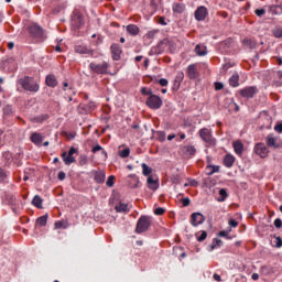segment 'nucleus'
Returning a JSON list of instances; mask_svg holds the SVG:
<instances>
[{"instance_id":"nucleus-33","label":"nucleus","mask_w":282,"mask_h":282,"mask_svg":"<svg viewBox=\"0 0 282 282\" xmlns=\"http://www.w3.org/2000/svg\"><path fill=\"white\" fill-rule=\"evenodd\" d=\"M184 151L188 153V155H195V153H197V150L193 145H186Z\"/></svg>"},{"instance_id":"nucleus-54","label":"nucleus","mask_w":282,"mask_h":282,"mask_svg":"<svg viewBox=\"0 0 282 282\" xmlns=\"http://www.w3.org/2000/svg\"><path fill=\"white\" fill-rule=\"evenodd\" d=\"M182 204H183V206H189L191 205V199L189 198H183Z\"/></svg>"},{"instance_id":"nucleus-6","label":"nucleus","mask_w":282,"mask_h":282,"mask_svg":"<svg viewBox=\"0 0 282 282\" xmlns=\"http://www.w3.org/2000/svg\"><path fill=\"white\" fill-rule=\"evenodd\" d=\"M147 184L150 191H158L160 188V180L158 176L150 175L147 180Z\"/></svg>"},{"instance_id":"nucleus-51","label":"nucleus","mask_w":282,"mask_h":282,"mask_svg":"<svg viewBox=\"0 0 282 282\" xmlns=\"http://www.w3.org/2000/svg\"><path fill=\"white\" fill-rule=\"evenodd\" d=\"M215 89H216L217 91L224 89V84H223V83H215Z\"/></svg>"},{"instance_id":"nucleus-59","label":"nucleus","mask_w":282,"mask_h":282,"mask_svg":"<svg viewBox=\"0 0 282 282\" xmlns=\"http://www.w3.org/2000/svg\"><path fill=\"white\" fill-rule=\"evenodd\" d=\"M214 279L217 281V282H221V275L215 273L214 274Z\"/></svg>"},{"instance_id":"nucleus-61","label":"nucleus","mask_w":282,"mask_h":282,"mask_svg":"<svg viewBox=\"0 0 282 282\" xmlns=\"http://www.w3.org/2000/svg\"><path fill=\"white\" fill-rule=\"evenodd\" d=\"M159 23H160L161 25H166V21L164 20V18H160V19H159Z\"/></svg>"},{"instance_id":"nucleus-41","label":"nucleus","mask_w":282,"mask_h":282,"mask_svg":"<svg viewBox=\"0 0 282 282\" xmlns=\"http://www.w3.org/2000/svg\"><path fill=\"white\" fill-rule=\"evenodd\" d=\"M273 35L276 37V39H282V29H275L273 31Z\"/></svg>"},{"instance_id":"nucleus-50","label":"nucleus","mask_w":282,"mask_h":282,"mask_svg":"<svg viewBox=\"0 0 282 282\" xmlns=\"http://www.w3.org/2000/svg\"><path fill=\"white\" fill-rule=\"evenodd\" d=\"M154 214H155V215H164V208L158 207V208L154 210Z\"/></svg>"},{"instance_id":"nucleus-12","label":"nucleus","mask_w":282,"mask_h":282,"mask_svg":"<svg viewBox=\"0 0 282 282\" xmlns=\"http://www.w3.org/2000/svg\"><path fill=\"white\" fill-rule=\"evenodd\" d=\"M31 142H33V144H36V147H41V144H43V135L39 132H33L31 134V138H30Z\"/></svg>"},{"instance_id":"nucleus-31","label":"nucleus","mask_w":282,"mask_h":282,"mask_svg":"<svg viewBox=\"0 0 282 282\" xmlns=\"http://www.w3.org/2000/svg\"><path fill=\"white\" fill-rule=\"evenodd\" d=\"M54 226L57 230H59L61 228L63 229L68 228L69 224H67L66 220H59V221H56Z\"/></svg>"},{"instance_id":"nucleus-47","label":"nucleus","mask_w":282,"mask_h":282,"mask_svg":"<svg viewBox=\"0 0 282 282\" xmlns=\"http://www.w3.org/2000/svg\"><path fill=\"white\" fill-rule=\"evenodd\" d=\"M159 84L161 85V87H166V85H169V80L166 78H161L159 80Z\"/></svg>"},{"instance_id":"nucleus-29","label":"nucleus","mask_w":282,"mask_h":282,"mask_svg":"<svg viewBox=\"0 0 282 282\" xmlns=\"http://www.w3.org/2000/svg\"><path fill=\"white\" fill-rule=\"evenodd\" d=\"M141 167H142V175H144L145 177H148V175H151V173H153V169L147 165V163H142Z\"/></svg>"},{"instance_id":"nucleus-5","label":"nucleus","mask_w":282,"mask_h":282,"mask_svg":"<svg viewBox=\"0 0 282 282\" xmlns=\"http://www.w3.org/2000/svg\"><path fill=\"white\" fill-rule=\"evenodd\" d=\"M108 67H109V64L107 63H102V64L90 63V69L95 72V74H107Z\"/></svg>"},{"instance_id":"nucleus-17","label":"nucleus","mask_w":282,"mask_h":282,"mask_svg":"<svg viewBox=\"0 0 282 282\" xmlns=\"http://www.w3.org/2000/svg\"><path fill=\"white\" fill-rule=\"evenodd\" d=\"M75 52L77 54H94V52L91 50H89L85 45H77V46H75Z\"/></svg>"},{"instance_id":"nucleus-63","label":"nucleus","mask_w":282,"mask_h":282,"mask_svg":"<svg viewBox=\"0 0 282 282\" xmlns=\"http://www.w3.org/2000/svg\"><path fill=\"white\" fill-rule=\"evenodd\" d=\"M8 47H9V50H14V43L13 42H9L8 43Z\"/></svg>"},{"instance_id":"nucleus-34","label":"nucleus","mask_w":282,"mask_h":282,"mask_svg":"<svg viewBox=\"0 0 282 282\" xmlns=\"http://www.w3.org/2000/svg\"><path fill=\"white\" fill-rule=\"evenodd\" d=\"M208 175H213L214 173H219V166L217 165H207Z\"/></svg>"},{"instance_id":"nucleus-16","label":"nucleus","mask_w":282,"mask_h":282,"mask_svg":"<svg viewBox=\"0 0 282 282\" xmlns=\"http://www.w3.org/2000/svg\"><path fill=\"white\" fill-rule=\"evenodd\" d=\"M128 177L130 178V188H138V185L140 184V178L135 174H130Z\"/></svg>"},{"instance_id":"nucleus-64","label":"nucleus","mask_w":282,"mask_h":282,"mask_svg":"<svg viewBox=\"0 0 282 282\" xmlns=\"http://www.w3.org/2000/svg\"><path fill=\"white\" fill-rule=\"evenodd\" d=\"M174 138H175V134H170V135H167V140H174Z\"/></svg>"},{"instance_id":"nucleus-38","label":"nucleus","mask_w":282,"mask_h":282,"mask_svg":"<svg viewBox=\"0 0 282 282\" xmlns=\"http://www.w3.org/2000/svg\"><path fill=\"white\" fill-rule=\"evenodd\" d=\"M229 111H239V106L235 101H230Z\"/></svg>"},{"instance_id":"nucleus-11","label":"nucleus","mask_w":282,"mask_h":282,"mask_svg":"<svg viewBox=\"0 0 282 282\" xmlns=\"http://www.w3.org/2000/svg\"><path fill=\"white\" fill-rule=\"evenodd\" d=\"M207 15H208V10L206 9V7H199L195 11L196 21H204Z\"/></svg>"},{"instance_id":"nucleus-14","label":"nucleus","mask_w":282,"mask_h":282,"mask_svg":"<svg viewBox=\"0 0 282 282\" xmlns=\"http://www.w3.org/2000/svg\"><path fill=\"white\" fill-rule=\"evenodd\" d=\"M111 52L113 61H120V54H122V48H120L118 44H113L111 46Z\"/></svg>"},{"instance_id":"nucleus-44","label":"nucleus","mask_w":282,"mask_h":282,"mask_svg":"<svg viewBox=\"0 0 282 282\" xmlns=\"http://www.w3.org/2000/svg\"><path fill=\"white\" fill-rule=\"evenodd\" d=\"M275 248H282V239H281V237H275Z\"/></svg>"},{"instance_id":"nucleus-55","label":"nucleus","mask_w":282,"mask_h":282,"mask_svg":"<svg viewBox=\"0 0 282 282\" xmlns=\"http://www.w3.org/2000/svg\"><path fill=\"white\" fill-rule=\"evenodd\" d=\"M57 177H58V180H59L61 182H63V180H65V177H66L65 172H59L58 175H57Z\"/></svg>"},{"instance_id":"nucleus-58","label":"nucleus","mask_w":282,"mask_h":282,"mask_svg":"<svg viewBox=\"0 0 282 282\" xmlns=\"http://www.w3.org/2000/svg\"><path fill=\"white\" fill-rule=\"evenodd\" d=\"M189 186H198L197 181H195V180H189Z\"/></svg>"},{"instance_id":"nucleus-49","label":"nucleus","mask_w":282,"mask_h":282,"mask_svg":"<svg viewBox=\"0 0 282 282\" xmlns=\"http://www.w3.org/2000/svg\"><path fill=\"white\" fill-rule=\"evenodd\" d=\"M256 14L257 17H263V14H265V9H257Z\"/></svg>"},{"instance_id":"nucleus-43","label":"nucleus","mask_w":282,"mask_h":282,"mask_svg":"<svg viewBox=\"0 0 282 282\" xmlns=\"http://www.w3.org/2000/svg\"><path fill=\"white\" fill-rule=\"evenodd\" d=\"M172 182L174 184H180L182 182V178L180 177V175H174L172 176Z\"/></svg>"},{"instance_id":"nucleus-32","label":"nucleus","mask_w":282,"mask_h":282,"mask_svg":"<svg viewBox=\"0 0 282 282\" xmlns=\"http://www.w3.org/2000/svg\"><path fill=\"white\" fill-rule=\"evenodd\" d=\"M37 226H46L47 225V215L41 216L36 219Z\"/></svg>"},{"instance_id":"nucleus-15","label":"nucleus","mask_w":282,"mask_h":282,"mask_svg":"<svg viewBox=\"0 0 282 282\" xmlns=\"http://www.w3.org/2000/svg\"><path fill=\"white\" fill-rule=\"evenodd\" d=\"M126 30L131 36H138V34H140V28H138L135 24L127 25Z\"/></svg>"},{"instance_id":"nucleus-42","label":"nucleus","mask_w":282,"mask_h":282,"mask_svg":"<svg viewBox=\"0 0 282 282\" xmlns=\"http://www.w3.org/2000/svg\"><path fill=\"white\" fill-rule=\"evenodd\" d=\"M206 237H208V234L206 231H202L200 236L197 238V241H204L206 240Z\"/></svg>"},{"instance_id":"nucleus-22","label":"nucleus","mask_w":282,"mask_h":282,"mask_svg":"<svg viewBox=\"0 0 282 282\" xmlns=\"http://www.w3.org/2000/svg\"><path fill=\"white\" fill-rule=\"evenodd\" d=\"M195 53L197 54V56H206V54H208V51L206 46L197 44L195 47Z\"/></svg>"},{"instance_id":"nucleus-24","label":"nucleus","mask_w":282,"mask_h":282,"mask_svg":"<svg viewBox=\"0 0 282 282\" xmlns=\"http://www.w3.org/2000/svg\"><path fill=\"white\" fill-rule=\"evenodd\" d=\"M273 85H275V87H281L282 86V72L278 70L274 75V79H273Z\"/></svg>"},{"instance_id":"nucleus-26","label":"nucleus","mask_w":282,"mask_h":282,"mask_svg":"<svg viewBox=\"0 0 282 282\" xmlns=\"http://www.w3.org/2000/svg\"><path fill=\"white\" fill-rule=\"evenodd\" d=\"M229 85L231 87H239V74L236 73L229 78Z\"/></svg>"},{"instance_id":"nucleus-1","label":"nucleus","mask_w":282,"mask_h":282,"mask_svg":"<svg viewBox=\"0 0 282 282\" xmlns=\"http://www.w3.org/2000/svg\"><path fill=\"white\" fill-rule=\"evenodd\" d=\"M19 85H21V87L26 91H39V84H36L32 77H24L23 79H20Z\"/></svg>"},{"instance_id":"nucleus-37","label":"nucleus","mask_w":282,"mask_h":282,"mask_svg":"<svg viewBox=\"0 0 282 282\" xmlns=\"http://www.w3.org/2000/svg\"><path fill=\"white\" fill-rule=\"evenodd\" d=\"M130 153H131V150L129 148H126L121 152H119V155L120 158H129Z\"/></svg>"},{"instance_id":"nucleus-30","label":"nucleus","mask_w":282,"mask_h":282,"mask_svg":"<svg viewBox=\"0 0 282 282\" xmlns=\"http://www.w3.org/2000/svg\"><path fill=\"white\" fill-rule=\"evenodd\" d=\"M105 172L100 171V172H96L95 173V181L98 183V184H102V182H105Z\"/></svg>"},{"instance_id":"nucleus-40","label":"nucleus","mask_w":282,"mask_h":282,"mask_svg":"<svg viewBox=\"0 0 282 282\" xmlns=\"http://www.w3.org/2000/svg\"><path fill=\"white\" fill-rule=\"evenodd\" d=\"M116 180V176L110 175L106 182L107 186H109V188H111V186H113V181Z\"/></svg>"},{"instance_id":"nucleus-56","label":"nucleus","mask_w":282,"mask_h":282,"mask_svg":"<svg viewBox=\"0 0 282 282\" xmlns=\"http://www.w3.org/2000/svg\"><path fill=\"white\" fill-rule=\"evenodd\" d=\"M74 153H76V148H70L69 151H68V155L70 158H74Z\"/></svg>"},{"instance_id":"nucleus-13","label":"nucleus","mask_w":282,"mask_h":282,"mask_svg":"<svg viewBox=\"0 0 282 282\" xmlns=\"http://www.w3.org/2000/svg\"><path fill=\"white\" fill-rule=\"evenodd\" d=\"M31 34H33V36H37V37H41L43 36V29L41 26H39L37 24H32L30 28H29Z\"/></svg>"},{"instance_id":"nucleus-45","label":"nucleus","mask_w":282,"mask_h":282,"mask_svg":"<svg viewBox=\"0 0 282 282\" xmlns=\"http://www.w3.org/2000/svg\"><path fill=\"white\" fill-rule=\"evenodd\" d=\"M6 177H8V175L3 170L0 169V182H6Z\"/></svg>"},{"instance_id":"nucleus-46","label":"nucleus","mask_w":282,"mask_h":282,"mask_svg":"<svg viewBox=\"0 0 282 282\" xmlns=\"http://www.w3.org/2000/svg\"><path fill=\"white\" fill-rule=\"evenodd\" d=\"M229 226L231 228H237V226H239V223L237 220H235V219H230L229 220Z\"/></svg>"},{"instance_id":"nucleus-18","label":"nucleus","mask_w":282,"mask_h":282,"mask_svg":"<svg viewBox=\"0 0 282 282\" xmlns=\"http://www.w3.org/2000/svg\"><path fill=\"white\" fill-rule=\"evenodd\" d=\"M267 145L271 149H279V144L276 143V138L272 137V134H269L267 137Z\"/></svg>"},{"instance_id":"nucleus-9","label":"nucleus","mask_w":282,"mask_h":282,"mask_svg":"<svg viewBox=\"0 0 282 282\" xmlns=\"http://www.w3.org/2000/svg\"><path fill=\"white\" fill-rule=\"evenodd\" d=\"M206 221V217L202 215V213H194L192 214V226H202Z\"/></svg>"},{"instance_id":"nucleus-28","label":"nucleus","mask_w":282,"mask_h":282,"mask_svg":"<svg viewBox=\"0 0 282 282\" xmlns=\"http://www.w3.org/2000/svg\"><path fill=\"white\" fill-rule=\"evenodd\" d=\"M242 45H245V47H249L250 50H254V47H257V42L252 41L251 39H245L242 40Z\"/></svg>"},{"instance_id":"nucleus-23","label":"nucleus","mask_w":282,"mask_h":282,"mask_svg":"<svg viewBox=\"0 0 282 282\" xmlns=\"http://www.w3.org/2000/svg\"><path fill=\"white\" fill-rule=\"evenodd\" d=\"M45 83L47 87H56V85H58V82L54 75L46 76Z\"/></svg>"},{"instance_id":"nucleus-39","label":"nucleus","mask_w":282,"mask_h":282,"mask_svg":"<svg viewBox=\"0 0 282 282\" xmlns=\"http://www.w3.org/2000/svg\"><path fill=\"white\" fill-rule=\"evenodd\" d=\"M173 10L180 14L184 12V7L182 4H174Z\"/></svg>"},{"instance_id":"nucleus-62","label":"nucleus","mask_w":282,"mask_h":282,"mask_svg":"<svg viewBox=\"0 0 282 282\" xmlns=\"http://www.w3.org/2000/svg\"><path fill=\"white\" fill-rule=\"evenodd\" d=\"M219 237H228V231H220Z\"/></svg>"},{"instance_id":"nucleus-8","label":"nucleus","mask_w":282,"mask_h":282,"mask_svg":"<svg viewBox=\"0 0 282 282\" xmlns=\"http://www.w3.org/2000/svg\"><path fill=\"white\" fill-rule=\"evenodd\" d=\"M256 94H257V87L254 86L246 87L240 90V95L242 96V98H254Z\"/></svg>"},{"instance_id":"nucleus-36","label":"nucleus","mask_w":282,"mask_h":282,"mask_svg":"<svg viewBox=\"0 0 282 282\" xmlns=\"http://www.w3.org/2000/svg\"><path fill=\"white\" fill-rule=\"evenodd\" d=\"M87 162H89V160L87 159V155H80V156H79V161H78L79 166H85V165H87Z\"/></svg>"},{"instance_id":"nucleus-4","label":"nucleus","mask_w":282,"mask_h":282,"mask_svg":"<svg viewBox=\"0 0 282 282\" xmlns=\"http://www.w3.org/2000/svg\"><path fill=\"white\" fill-rule=\"evenodd\" d=\"M149 226H151V221L148 217L143 216L138 220L135 231L139 234L147 232V230H149Z\"/></svg>"},{"instance_id":"nucleus-3","label":"nucleus","mask_w":282,"mask_h":282,"mask_svg":"<svg viewBox=\"0 0 282 282\" xmlns=\"http://www.w3.org/2000/svg\"><path fill=\"white\" fill-rule=\"evenodd\" d=\"M145 104L150 109H160L162 107V98L158 95H151L148 97Z\"/></svg>"},{"instance_id":"nucleus-57","label":"nucleus","mask_w":282,"mask_h":282,"mask_svg":"<svg viewBox=\"0 0 282 282\" xmlns=\"http://www.w3.org/2000/svg\"><path fill=\"white\" fill-rule=\"evenodd\" d=\"M274 129H275V131H278L279 133H282V123L276 124V126L274 127Z\"/></svg>"},{"instance_id":"nucleus-20","label":"nucleus","mask_w":282,"mask_h":282,"mask_svg":"<svg viewBox=\"0 0 282 282\" xmlns=\"http://www.w3.org/2000/svg\"><path fill=\"white\" fill-rule=\"evenodd\" d=\"M224 164L227 169H230L235 164V156L232 154H227L224 158Z\"/></svg>"},{"instance_id":"nucleus-35","label":"nucleus","mask_w":282,"mask_h":282,"mask_svg":"<svg viewBox=\"0 0 282 282\" xmlns=\"http://www.w3.org/2000/svg\"><path fill=\"white\" fill-rule=\"evenodd\" d=\"M220 198H218V202H226V197H228V193L225 188L219 189Z\"/></svg>"},{"instance_id":"nucleus-2","label":"nucleus","mask_w":282,"mask_h":282,"mask_svg":"<svg viewBox=\"0 0 282 282\" xmlns=\"http://www.w3.org/2000/svg\"><path fill=\"white\" fill-rule=\"evenodd\" d=\"M199 135L202 140L206 142V144H208L209 147H215L216 144L215 138H213V133L210 132V130H208V128L200 129Z\"/></svg>"},{"instance_id":"nucleus-52","label":"nucleus","mask_w":282,"mask_h":282,"mask_svg":"<svg viewBox=\"0 0 282 282\" xmlns=\"http://www.w3.org/2000/svg\"><path fill=\"white\" fill-rule=\"evenodd\" d=\"M98 151H102V147H101V145H95V147L91 149V152H93V153H98Z\"/></svg>"},{"instance_id":"nucleus-53","label":"nucleus","mask_w":282,"mask_h":282,"mask_svg":"<svg viewBox=\"0 0 282 282\" xmlns=\"http://www.w3.org/2000/svg\"><path fill=\"white\" fill-rule=\"evenodd\" d=\"M141 94H143L144 96H151L152 95V93L147 90L145 87L141 88Z\"/></svg>"},{"instance_id":"nucleus-7","label":"nucleus","mask_w":282,"mask_h":282,"mask_svg":"<svg viewBox=\"0 0 282 282\" xmlns=\"http://www.w3.org/2000/svg\"><path fill=\"white\" fill-rule=\"evenodd\" d=\"M186 74L191 80H195V78H199V70H197V65L191 64L189 66H187Z\"/></svg>"},{"instance_id":"nucleus-27","label":"nucleus","mask_w":282,"mask_h":282,"mask_svg":"<svg viewBox=\"0 0 282 282\" xmlns=\"http://www.w3.org/2000/svg\"><path fill=\"white\" fill-rule=\"evenodd\" d=\"M32 204L36 208H43V198H41L39 195H35L32 199Z\"/></svg>"},{"instance_id":"nucleus-48","label":"nucleus","mask_w":282,"mask_h":282,"mask_svg":"<svg viewBox=\"0 0 282 282\" xmlns=\"http://www.w3.org/2000/svg\"><path fill=\"white\" fill-rule=\"evenodd\" d=\"M274 227H275V228H281V227H282V220H281V218H276V219L274 220Z\"/></svg>"},{"instance_id":"nucleus-19","label":"nucleus","mask_w":282,"mask_h":282,"mask_svg":"<svg viewBox=\"0 0 282 282\" xmlns=\"http://www.w3.org/2000/svg\"><path fill=\"white\" fill-rule=\"evenodd\" d=\"M63 162L66 164V166H69V164H74L76 162V158L69 156L67 152L62 153Z\"/></svg>"},{"instance_id":"nucleus-21","label":"nucleus","mask_w":282,"mask_h":282,"mask_svg":"<svg viewBox=\"0 0 282 282\" xmlns=\"http://www.w3.org/2000/svg\"><path fill=\"white\" fill-rule=\"evenodd\" d=\"M115 210L117 213H129V204L119 203L118 205H116Z\"/></svg>"},{"instance_id":"nucleus-60","label":"nucleus","mask_w":282,"mask_h":282,"mask_svg":"<svg viewBox=\"0 0 282 282\" xmlns=\"http://www.w3.org/2000/svg\"><path fill=\"white\" fill-rule=\"evenodd\" d=\"M251 279H252L253 281H259V273H253V274L251 275Z\"/></svg>"},{"instance_id":"nucleus-25","label":"nucleus","mask_w":282,"mask_h":282,"mask_svg":"<svg viewBox=\"0 0 282 282\" xmlns=\"http://www.w3.org/2000/svg\"><path fill=\"white\" fill-rule=\"evenodd\" d=\"M234 151L237 155H241L243 153V143L239 141L234 142Z\"/></svg>"},{"instance_id":"nucleus-10","label":"nucleus","mask_w":282,"mask_h":282,"mask_svg":"<svg viewBox=\"0 0 282 282\" xmlns=\"http://www.w3.org/2000/svg\"><path fill=\"white\" fill-rule=\"evenodd\" d=\"M254 152L257 153V155H259L260 158H268V148L265 147V144L263 143H258L254 147Z\"/></svg>"}]
</instances>
